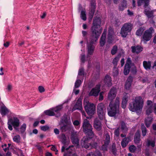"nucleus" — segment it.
Instances as JSON below:
<instances>
[{
	"label": "nucleus",
	"instance_id": "13d9d810",
	"mask_svg": "<svg viewBox=\"0 0 156 156\" xmlns=\"http://www.w3.org/2000/svg\"><path fill=\"white\" fill-rule=\"evenodd\" d=\"M85 56L84 54H81L80 56V59L81 61L84 63L85 61Z\"/></svg>",
	"mask_w": 156,
	"mask_h": 156
},
{
	"label": "nucleus",
	"instance_id": "1a4fd4ad",
	"mask_svg": "<svg viewBox=\"0 0 156 156\" xmlns=\"http://www.w3.org/2000/svg\"><path fill=\"white\" fill-rule=\"evenodd\" d=\"M132 25L130 23L124 24L122 27L120 33L121 35L124 37H125L130 32L132 29Z\"/></svg>",
	"mask_w": 156,
	"mask_h": 156
},
{
	"label": "nucleus",
	"instance_id": "338daca9",
	"mask_svg": "<svg viewBox=\"0 0 156 156\" xmlns=\"http://www.w3.org/2000/svg\"><path fill=\"white\" fill-rule=\"evenodd\" d=\"M73 124L75 126H77L80 124V122L78 120H75L73 122Z\"/></svg>",
	"mask_w": 156,
	"mask_h": 156
},
{
	"label": "nucleus",
	"instance_id": "774afa93",
	"mask_svg": "<svg viewBox=\"0 0 156 156\" xmlns=\"http://www.w3.org/2000/svg\"><path fill=\"white\" fill-rule=\"evenodd\" d=\"M12 88V86L10 84H9L8 85L7 89L8 91H10Z\"/></svg>",
	"mask_w": 156,
	"mask_h": 156
},
{
	"label": "nucleus",
	"instance_id": "2eb2a0df",
	"mask_svg": "<svg viewBox=\"0 0 156 156\" xmlns=\"http://www.w3.org/2000/svg\"><path fill=\"white\" fill-rule=\"evenodd\" d=\"M146 114L147 115H149L153 111L156 114V103H154L152 106H147L145 108Z\"/></svg>",
	"mask_w": 156,
	"mask_h": 156
},
{
	"label": "nucleus",
	"instance_id": "7ed1b4c3",
	"mask_svg": "<svg viewBox=\"0 0 156 156\" xmlns=\"http://www.w3.org/2000/svg\"><path fill=\"white\" fill-rule=\"evenodd\" d=\"M119 99V97H117L114 102L111 101L109 103V107L107 108L109 116L111 117L115 116L118 112L120 105Z\"/></svg>",
	"mask_w": 156,
	"mask_h": 156
},
{
	"label": "nucleus",
	"instance_id": "2f4dec72",
	"mask_svg": "<svg viewBox=\"0 0 156 156\" xmlns=\"http://www.w3.org/2000/svg\"><path fill=\"white\" fill-rule=\"evenodd\" d=\"M143 66L146 70H149L151 67V62L149 61H144L143 62Z\"/></svg>",
	"mask_w": 156,
	"mask_h": 156
},
{
	"label": "nucleus",
	"instance_id": "dca6fc26",
	"mask_svg": "<svg viewBox=\"0 0 156 156\" xmlns=\"http://www.w3.org/2000/svg\"><path fill=\"white\" fill-rule=\"evenodd\" d=\"M100 86L99 85H97L94 88L91 90L89 94V95L95 97L98 96L100 91Z\"/></svg>",
	"mask_w": 156,
	"mask_h": 156
},
{
	"label": "nucleus",
	"instance_id": "4468645a",
	"mask_svg": "<svg viewBox=\"0 0 156 156\" xmlns=\"http://www.w3.org/2000/svg\"><path fill=\"white\" fill-rule=\"evenodd\" d=\"M94 42H92L90 41L89 44H88L87 48V49L88 54L87 55V57L88 58L90 55H92L94 51V47L93 45Z\"/></svg>",
	"mask_w": 156,
	"mask_h": 156
},
{
	"label": "nucleus",
	"instance_id": "c03bdc74",
	"mask_svg": "<svg viewBox=\"0 0 156 156\" xmlns=\"http://www.w3.org/2000/svg\"><path fill=\"white\" fill-rule=\"evenodd\" d=\"M20 137L19 135L15 136L13 138V140L16 143H19L20 142Z\"/></svg>",
	"mask_w": 156,
	"mask_h": 156
},
{
	"label": "nucleus",
	"instance_id": "5fc2aeb1",
	"mask_svg": "<svg viewBox=\"0 0 156 156\" xmlns=\"http://www.w3.org/2000/svg\"><path fill=\"white\" fill-rule=\"evenodd\" d=\"M40 128L41 130H42L44 131H45L47 130H48L49 129V127L47 125H45L44 126H41L40 127Z\"/></svg>",
	"mask_w": 156,
	"mask_h": 156
},
{
	"label": "nucleus",
	"instance_id": "de8ad7c7",
	"mask_svg": "<svg viewBox=\"0 0 156 156\" xmlns=\"http://www.w3.org/2000/svg\"><path fill=\"white\" fill-rule=\"evenodd\" d=\"M144 30V29L142 27L140 28L136 31V35L137 36H140L141 35Z\"/></svg>",
	"mask_w": 156,
	"mask_h": 156
},
{
	"label": "nucleus",
	"instance_id": "0e129e2a",
	"mask_svg": "<svg viewBox=\"0 0 156 156\" xmlns=\"http://www.w3.org/2000/svg\"><path fill=\"white\" fill-rule=\"evenodd\" d=\"M128 15L129 16H131L133 15V12L129 10H127Z\"/></svg>",
	"mask_w": 156,
	"mask_h": 156
},
{
	"label": "nucleus",
	"instance_id": "bb28decb",
	"mask_svg": "<svg viewBox=\"0 0 156 156\" xmlns=\"http://www.w3.org/2000/svg\"><path fill=\"white\" fill-rule=\"evenodd\" d=\"M104 82L105 84L107 85L108 87H110L112 85V80L111 77L108 75H106L105 77Z\"/></svg>",
	"mask_w": 156,
	"mask_h": 156
},
{
	"label": "nucleus",
	"instance_id": "6ab92c4d",
	"mask_svg": "<svg viewBox=\"0 0 156 156\" xmlns=\"http://www.w3.org/2000/svg\"><path fill=\"white\" fill-rule=\"evenodd\" d=\"M76 109H79L80 110L83 109L82 99L80 97L77 100L75 105L72 110V111H73Z\"/></svg>",
	"mask_w": 156,
	"mask_h": 156
},
{
	"label": "nucleus",
	"instance_id": "4c0bfd02",
	"mask_svg": "<svg viewBox=\"0 0 156 156\" xmlns=\"http://www.w3.org/2000/svg\"><path fill=\"white\" fill-rule=\"evenodd\" d=\"M44 113L47 115L52 116L55 115V113L53 111L52 108L44 111Z\"/></svg>",
	"mask_w": 156,
	"mask_h": 156
},
{
	"label": "nucleus",
	"instance_id": "5701e85b",
	"mask_svg": "<svg viewBox=\"0 0 156 156\" xmlns=\"http://www.w3.org/2000/svg\"><path fill=\"white\" fill-rule=\"evenodd\" d=\"M131 48L133 53L137 54L141 52L143 49V48L139 45L132 46Z\"/></svg>",
	"mask_w": 156,
	"mask_h": 156
},
{
	"label": "nucleus",
	"instance_id": "e2e57ef3",
	"mask_svg": "<svg viewBox=\"0 0 156 156\" xmlns=\"http://www.w3.org/2000/svg\"><path fill=\"white\" fill-rule=\"evenodd\" d=\"M104 93L103 92H102L100 93L99 95V100L100 101H102L103 99V94Z\"/></svg>",
	"mask_w": 156,
	"mask_h": 156
},
{
	"label": "nucleus",
	"instance_id": "3c124183",
	"mask_svg": "<svg viewBox=\"0 0 156 156\" xmlns=\"http://www.w3.org/2000/svg\"><path fill=\"white\" fill-rule=\"evenodd\" d=\"M129 98V95L128 94H126V95H125L123 97L122 99V102L124 103H127V102L128 101V99Z\"/></svg>",
	"mask_w": 156,
	"mask_h": 156
},
{
	"label": "nucleus",
	"instance_id": "e433bc0d",
	"mask_svg": "<svg viewBox=\"0 0 156 156\" xmlns=\"http://www.w3.org/2000/svg\"><path fill=\"white\" fill-rule=\"evenodd\" d=\"M9 112V110L5 106H2L1 108V113L2 115H5Z\"/></svg>",
	"mask_w": 156,
	"mask_h": 156
},
{
	"label": "nucleus",
	"instance_id": "6e6d98bb",
	"mask_svg": "<svg viewBox=\"0 0 156 156\" xmlns=\"http://www.w3.org/2000/svg\"><path fill=\"white\" fill-rule=\"evenodd\" d=\"M26 127V125L25 124H23L20 127V131L21 133H23L25 131Z\"/></svg>",
	"mask_w": 156,
	"mask_h": 156
},
{
	"label": "nucleus",
	"instance_id": "ea45409f",
	"mask_svg": "<svg viewBox=\"0 0 156 156\" xmlns=\"http://www.w3.org/2000/svg\"><path fill=\"white\" fill-rule=\"evenodd\" d=\"M58 138L60 139V140L62 142L63 144H65L66 140V138L65 135L64 134L62 133L59 135L58 136Z\"/></svg>",
	"mask_w": 156,
	"mask_h": 156
},
{
	"label": "nucleus",
	"instance_id": "09e8293b",
	"mask_svg": "<svg viewBox=\"0 0 156 156\" xmlns=\"http://www.w3.org/2000/svg\"><path fill=\"white\" fill-rule=\"evenodd\" d=\"M115 145L114 144H113L112 145L111 148L112 152L115 155L116 154V149L115 148Z\"/></svg>",
	"mask_w": 156,
	"mask_h": 156
},
{
	"label": "nucleus",
	"instance_id": "f8f14e48",
	"mask_svg": "<svg viewBox=\"0 0 156 156\" xmlns=\"http://www.w3.org/2000/svg\"><path fill=\"white\" fill-rule=\"evenodd\" d=\"M97 112L100 119H103L104 118L105 113V108L103 103H100L98 105Z\"/></svg>",
	"mask_w": 156,
	"mask_h": 156
},
{
	"label": "nucleus",
	"instance_id": "473e14b6",
	"mask_svg": "<svg viewBox=\"0 0 156 156\" xmlns=\"http://www.w3.org/2000/svg\"><path fill=\"white\" fill-rule=\"evenodd\" d=\"M140 131H137L135 133L134 137V142L135 143H139L140 140Z\"/></svg>",
	"mask_w": 156,
	"mask_h": 156
},
{
	"label": "nucleus",
	"instance_id": "a878e982",
	"mask_svg": "<svg viewBox=\"0 0 156 156\" xmlns=\"http://www.w3.org/2000/svg\"><path fill=\"white\" fill-rule=\"evenodd\" d=\"M62 108V105H59L55 108H52V110L54 112L57 113V114L55 115L56 117H58L60 116V114L59 112Z\"/></svg>",
	"mask_w": 156,
	"mask_h": 156
},
{
	"label": "nucleus",
	"instance_id": "6e6552de",
	"mask_svg": "<svg viewBox=\"0 0 156 156\" xmlns=\"http://www.w3.org/2000/svg\"><path fill=\"white\" fill-rule=\"evenodd\" d=\"M62 152H65L64 156H78L75 153V148L73 146H70L68 148L63 146L61 149Z\"/></svg>",
	"mask_w": 156,
	"mask_h": 156
},
{
	"label": "nucleus",
	"instance_id": "7c9ffc66",
	"mask_svg": "<svg viewBox=\"0 0 156 156\" xmlns=\"http://www.w3.org/2000/svg\"><path fill=\"white\" fill-rule=\"evenodd\" d=\"M127 1L126 0H123L121 4L119 6V10L122 11L125 8L127 7Z\"/></svg>",
	"mask_w": 156,
	"mask_h": 156
},
{
	"label": "nucleus",
	"instance_id": "f257e3e1",
	"mask_svg": "<svg viewBox=\"0 0 156 156\" xmlns=\"http://www.w3.org/2000/svg\"><path fill=\"white\" fill-rule=\"evenodd\" d=\"M82 128L83 131L88 136L90 139L94 138L95 141H98V138L94 134L92 130L93 128L92 126L87 119H84L83 123Z\"/></svg>",
	"mask_w": 156,
	"mask_h": 156
},
{
	"label": "nucleus",
	"instance_id": "c9c22d12",
	"mask_svg": "<svg viewBox=\"0 0 156 156\" xmlns=\"http://www.w3.org/2000/svg\"><path fill=\"white\" fill-rule=\"evenodd\" d=\"M155 145V141L154 140H152L147 139V141L146 145L148 146H151L154 147Z\"/></svg>",
	"mask_w": 156,
	"mask_h": 156
},
{
	"label": "nucleus",
	"instance_id": "680f3d73",
	"mask_svg": "<svg viewBox=\"0 0 156 156\" xmlns=\"http://www.w3.org/2000/svg\"><path fill=\"white\" fill-rule=\"evenodd\" d=\"M119 129L118 128L116 129H115L114 132V133L115 135L117 136H118L119 135Z\"/></svg>",
	"mask_w": 156,
	"mask_h": 156
},
{
	"label": "nucleus",
	"instance_id": "393cba45",
	"mask_svg": "<svg viewBox=\"0 0 156 156\" xmlns=\"http://www.w3.org/2000/svg\"><path fill=\"white\" fill-rule=\"evenodd\" d=\"M73 128V126L71 123H68L64 125L61 127L60 129L62 132H65L67 130H70Z\"/></svg>",
	"mask_w": 156,
	"mask_h": 156
},
{
	"label": "nucleus",
	"instance_id": "aec40b11",
	"mask_svg": "<svg viewBox=\"0 0 156 156\" xmlns=\"http://www.w3.org/2000/svg\"><path fill=\"white\" fill-rule=\"evenodd\" d=\"M71 140L73 144L78 145L79 143L77 134L76 132L74 131L72 132L71 135Z\"/></svg>",
	"mask_w": 156,
	"mask_h": 156
},
{
	"label": "nucleus",
	"instance_id": "20e7f679",
	"mask_svg": "<svg viewBox=\"0 0 156 156\" xmlns=\"http://www.w3.org/2000/svg\"><path fill=\"white\" fill-rule=\"evenodd\" d=\"M149 0H138L137 1V5L138 6H140L142 3L144 4V13L149 18L154 16V11L151 10L149 7Z\"/></svg>",
	"mask_w": 156,
	"mask_h": 156
},
{
	"label": "nucleus",
	"instance_id": "ddd939ff",
	"mask_svg": "<svg viewBox=\"0 0 156 156\" xmlns=\"http://www.w3.org/2000/svg\"><path fill=\"white\" fill-rule=\"evenodd\" d=\"M116 94V89L114 87L112 88L108 94V99L111 101H112L115 97Z\"/></svg>",
	"mask_w": 156,
	"mask_h": 156
},
{
	"label": "nucleus",
	"instance_id": "052dcab7",
	"mask_svg": "<svg viewBox=\"0 0 156 156\" xmlns=\"http://www.w3.org/2000/svg\"><path fill=\"white\" fill-rule=\"evenodd\" d=\"M38 90L41 93L44 92L45 90L44 87L41 86H40L38 87Z\"/></svg>",
	"mask_w": 156,
	"mask_h": 156
},
{
	"label": "nucleus",
	"instance_id": "0eeeda50",
	"mask_svg": "<svg viewBox=\"0 0 156 156\" xmlns=\"http://www.w3.org/2000/svg\"><path fill=\"white\" fill-rule=\"evenodd\" d=\"M154 32V30L152 27L146 30L143 35L141 41L146 43L147 41L150 40L152 36V34Z\"/></svg>",
	"mask_w": 156,
	"mask_h": 156
},
{
	"label": "nucleus",
	"instance_id": "39448f33",
	"mask_svg": "<svg viewBox=\"0 0 156 156\" xmlns=\"http://www.w3.org/2000/svg\"><path fill=\"white\" fill-rule=\"evenodd\" d=\"M83 104L87 114L90 115H93L95 112V106L93 103H90L86 99L84 100Z\"/></svg>",
	"mask_w": 156,
	"mask_h": 156
},
{
	"label": "nucleus",
	"instance_id": "58836bf2",
	"mask_svg": "<svg viewBox=\"0 0 156 156\" xmlns=\"http://www.w3.org/2000/svg\"><path fill=\"white\" fill-rule=\"evenodd\" d=\"M86 156H101V154L99 151H97L94 152H91L87 154Z\"/></svg>",
	"mask_w": 156,
	"mask_h": 156
},
{
	"label": "nucleus",
	"instance_id": "9d476101",
	"mask_svg": "<svg viewBox=\"0 0 156 156\" xmlns=\"http://www.w3.org/2000/svg\"><path fill=\"white\" fill-rule=\"evenodd\" d=\"M89 140L90 139L87 137H84L81 140V145L82 147L87 149L96 147L97 145V143L95 142L92 144H91Z\"/></svg>",
	"mask_w": 156,
	"mask_h": 156
},
{
	"label": "nucleus",
	"instance_id": "b1692460",
	"mask_svg": "<svg viewBox=\"0 0 156 156\" xmlns=\"http://www.w3.org/2000/svg\"><path fill=\"white\" fill-rule=\"evenodd\" d=\"M133 81V77L129 76L125 84V88L127 90H129L131 86V83Z\"/></svg>",
	"mask_w": 156,
	"mask_h": 156
},
{
	"label": "nucleus",
	"instance_id": "412c9836",
	"mask_svg": "<svg viewBox=\"0 0 156 156\" xmlns=\"http://www.w3.org/2000/svg\"><path fill=\"white\" fill-rule=\"evenodd\" d=\"M94 128L98 131L101 130L102 129L101 123L98 119H96L94 120Z\"/></svg>",
	"mask_w": 156,
	"mask_h": 156
},
{
	"label": "nucleus",
	"instance_id": "72a5a7b5",
	"mask_svg": "<svg viewBox=\"0 0 156 156\" xmlns=\"http://www.w3.org/2000/svg\"><path fill=\"white\" fill-rule=\"evenodd\" d=\"M104 143L106 145H108L110 142V136L108 133H106L104 136Z\"/></svg>",
	"mask_w": 156,
	"mask_h": 156
},
{
	"label": "nucleus",
	"instance_id": "4d7b16f0",
	"mask_svg": "<svg viewBox=\"0 0 156 156\" xmlns=\"http://www.w3.org/2000/svg\"><path fill=\"white\" fill-rule=\"evenodd\" d=\"M129 149L131 152H134L136 150V147L134 145H132L129 147Z\"/></svg>",
	"mask_w": 156,
	"mask_h": 156
},
{
	"label": "nucleus",
	"instance_id": "423d86ee",
	"mask_svg": "<svg viewBox=\"0 0 156 156\" xmlns=\"http://www.w3.org/2000/svg\"><path fill=\"white\" fill-rule=\"evenodd\" d=\"M7 124L8 128L10 130H12L13 129L12 126L15 129L18 130V127L20 125V121L17 117H14L8 119Z\"/></svg>",
	"mask_w": 156,
	"mask_h": 156
},
{
	"label": "nucleus",
	"instance_id": "49530a36",
	"mask_svg": "<svg viewBox=\"0 0 156 156\" xmlns=\"http://www.w3.org/2000/svg\"><path fill=\"white\" fill-rule=\"evenodd\" d=\"M80 17L84 21L86 20L87 17H86L85 11L82 10L81 11Z\"/></svg>",
	"mask_w": 156,
	"mask_h": 156
},
{
	"label": "nucleus",
	"instance_id": "f3484780",
	"mask_svg": "<svg viewBox=\"0 0 156 156\" xmlns=\"http://www.w3.org/2000/svg\"><path fill=\"white\" fill-rule=\"evenodd\" d=\"M114 33L113 29L111 27L109 28L108 35V42L112 43L114 38Z\"/></svg>",
	"mask_w": 156,
	"mask_h": 156
},
{
	"label": "nucleus",
	"instance_id": "37998d69",
	"mask_svg": "<svg viewBox=\"0 0 156 156\" xmlns=\"http://www.w3.org/2000/svg\"><path fill=\"white\" fill-rule=\"evenodd\" d=\"M130 67L125 66L124 70V73L125 75H127L130 71Z\"/></svg>",
	"mask_w": 156,
	"mask_h": 156
},
{
	"label": "nucleus",
	"instance_id": "a211bd4d",
	"mask_svg": "<svg viewBox=\"0 0 156 156\" xmlns=\"http://www.w3.org/2000/svg\"><path fill=\"white\" fill-rule=\"evenodd\" d=\"M95 0H92L90 2V9L89 14L91 18H92L94 13L95 9L96 6Z\"/></svg>",
	"mask_w": 156,
	"mask_h": 156
},
{
	"label": "nucleus",
	"instance_id": "cd10ccee",
	"mask_svg": "<svg viewBox=\"0 0 156 156\" xmlns=\"http://www.w3.org/2000/svg\"><path fill=\"white\" fill-rule=\"evenodd\" d=\"M101 20L99 18H95L93 20V25L92 26L99 27L100 26Z\"/></svg>",
	"mask_w": 156,
	"mask_h": 156
},
{
	"label": "nucleus",
	"instance_id": "a19ab883",
	"mask_svg": "<svg viewBox=\"0 0 156 156\" xmlns=\"http://www.w3.org/2000/svg\"><path fill=\"white\" fill-rule=\"evenodd\" d=\"M141 129H142V135L143 136H144L146 135V134L147 129L143 124H141Z\"/></svg>",
	"mask_w": 156,
	"mask_h": 156
},
{
	"label": "nucleus",
	"instance_id": "c85d7f7f",
	"mask_svg": "<svg viewBox=\"0 0 156 156\" xmlns=\"http://www.w3.org/2000/svg\"><path fill=\"white\" fill-rule=\"evenodd\" d=\"M130 141L129 137H126L123 139L121 144L122 147H126L129 141Z\"/></svg>",
	"mask_w": 156,
	"mask_h": 156
},
{
	"label": "nucleus",
	"instance_id": "c756f323",
	"mask_svg": "<svg viewBox=\"0 0 156 156\" xmlns=\"http://www.w3.org/2000/svg\"><path fill=\"white\" fill-rule=\"evenodd\" d=\"M84 74L83 68L82 67L79 69L77 79H81L82 80H83Z\"/></svg>",
	"mask_w": 156,
	"mask_h": 156
},
{
	"label": "nucleus",
	"instance_id": "79ce46f5",
	"mask_svg": "<svg viewBox=\"0 0 156 156\" xmlns=\"http://www.w3.org/2000/svg\"><path fill=\"white\" fill-rule=\"evenodd\" d=\"M80 79H77L75 83V88L79 87L82 83V81L80 80Z\"/></svg>",
	"mask_w": 156,
	"mask_h": 156
},
{
	"label": "nucleus",
	"instance_id": "69168bd1",
	"mask_svg": "<svg viewBox=\"0 0 156 156\" xmlns=\"http://www.w3.org/2000/svg\"><path fill=\"white\" fill-rule=\"evenodd\" d=\"M153 104H152V102L150 100L147 101V106H152Z\"/></svg>",
	"mask_w": 156,
	"mask_h": 156
},
{
	"label": "nucleus",
	"instance_id": "864d4df0",
	"mask_svg": "<svg viewBox=\"0 0 156 156\" xmlns=\"http://www.w3.org/2000/svg\"><path fill=\"white\" fill-rule=\"evenodd\" d=\"M121 127L122 129L123 130L126 131L127 130V128L126 127V125L123 122H121Z\"/></svg>",
	"mask_w": 156,
	"mask_h": 156
},
{
	"label": "nucleus",
	"instance_id": "8fccbe9b",
	"mask_svg": "<svg viewBox=\"0 0 156 156\" xmlns=\"http://www.w3.org/2000/svg\"><path fill=\"white\" fill-rule=\"evenodd\" d=\"M120 57V55H118L117 56L114 58L113 60V63L115 65H116Z\"/></svg>",
	"mask_w": 156,
	"mask_h": 156
},
{
	"label": "nucleus",
	"instance_id": "4be33fe9",
	"mask_svg": "<svg viewBox=\"0 0 156 156\" xmlns=\"http://www.w3.org/2000/svg\"><path fill=\"white\" fill-rule=\"evenodd\" d=\"M107 33V29H105L100 39V43L101 47L103 46L105 43L106 36Z\"/></svg>",
	"mask_w": 156,
	"mask_h": 156
},
{
	"label": "nucleus",
	"instance_id": "9b49d317",
	"mask_svg": "<svg viewBox=\"0 0 156 156\" xmlns=\"http://www.w3.org/2000/svg\"><path fill=\"white\" fill-rule=\"evenodd\" d=\"M98 28L92 26L91 28V36L90 39L92 42H96L101 34V32L98 31Z\"/></svg>",
	"mask_w": 156,
	"mask_h": 156
},
{
	"label": "nucleus",
	"instance_id": "a18cd8bd",
	"mask_svg": "<svg viewBox=\"0 0 156 156\" xmlns=\"http://www.w3.org/2000/svg\"><path fill=\"white\" fill-rule=\"evenodd\" d=\"M118 50V48L117 46L115 45L113 47L111 51V53L113 55H115L116 53Z\"/></svg>",
	"mask_w": 156,
	"mask_h": 156
},
{
	"label": "nucleus",
	"instance_id": "bf43d9fd",
	"mask_svg": "<svg viewBox=\"0 0 156 156\" xmlns=\"http://www.w3.org/2000/svg\"><path fill=\"white\" fill-rule=\"evenodd\" d=\"M108 145H106L105 143L102 147V149L104 151L107 150V147Z\"/></svg>",
	"mask_w": 156,
	"mask_h": 156
},
{
	"label": "nucleus",
	"instance_id": "603ef678",
	"mask_svg": "<svg viewBox=\"0 0 156 156\" xmlns=\"http://www.w3.org/2000/svg\"><path fill=\"white\" fill-rule=\"evenodd\" d=\"M132 63V61L130 58H128L126 61V64L125 66L130 67V65Z\"/></svg>",
	"mask_w": 156,
	"mask_h": 156
},
{
	"label": "nucleus",
	"instance_id": "f704fd0d",
	"mask_svg": "<svg viewBox=\"0 0 156 156\" xmlns=\"http://www.w3.org/2000/svg\"><path fill=\"white\" fill-rule=\"evenodd\" d=\"M152 120V118L151 117H147L145 119V123L147 127H148L150 126Z\"/></svg>",
	"mask_w": 156,
	"mask_h": 156
},
{
	"label": "nucleus",
	"instance_id": "f03ea898",
	"mask_svg": "<svg viewBox=\"0 0 156 156\" xmlns=\"http://www.w3.org/2000/svg\"><path fill=\"white\" fill-rule=\"evenodd\" d=\"M143 100L140 97H136L133 101L132 104H130L129 109L133 112L139 113L141 112L143 106Z\"/></svg>",
	"mask_w": 156,
	"mask_h": 156
}]
</instances>
